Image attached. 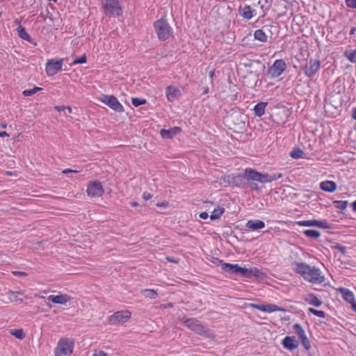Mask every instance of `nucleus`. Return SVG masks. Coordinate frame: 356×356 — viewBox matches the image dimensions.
Segmentation results:
<instances>
[{"label":"nucleus","mask_w":356,"mask_h":356,"mask_svg":"<svg viewBox=\"0 0 356 356\" xmlns=\"http://www.w3.org/2000/svg\"><path fill=\"white\" fill-rule=\"evenodd\" d=\"M131 316V313L128 310L118 311L113 314L108 318L110 325H119L127 322Z\"/></svg>","instance_id":"10"},{"label":"nucleus","mask_w":356,"mask_h":356,"mask_svg":"<svg viewBox=\"0 0 356 356\" xmlns=\"http://www.w3.org/2000/svg\"><path fill=\"white\" fill-rule=\"evenodd\" d=\"M92 356H107V354L103 350L95 351Z\"/></svg>","instance_id":"51"},{"label":"nucleus","mask_w":356,"mask_h":356,"mask_svg":"<svg viewBox=\"0 0 356 356\" xmlns=\"http://www.w3.org/2000/svg\"><path fill=\"white\" fill-rule=\"evenodd\" d=\"M299 226L317 227L322 229H330L331 225L326 220H300L295 222Z\"/></svg>","instance_id":"13"},{"label":"nucleus","mask_w":356,"mask_h":356,"mask_svg":"<svg viewBox=\"0 0 356 356\" xmlns=\"http://www.w3.org/2000/svg\"><path fill=\"white\" fill-rule=\"evenodd\" d=\"M320 188L325 192L333 193L337 190V185L333 181L327 180L320 183Z\"/></svg>","instance_id":"24"},{"label":"nucleus","mask_w":356,"mask_h":356,"mask_svg":"<svg viewBox=\"0 0 356 356\" xmlns=\"http://www.w3.org/2000/svg\"><path fill=\"white\" fill-rule=\"evenodd\" d=\"M10 334L18 339H23L26 336L23 329L11 330Z\"/></svg>","instance_id":"34"},{"label":"nucleus","mask_w":356,"mask_h":356,"mask_svg":"<svg viewBox=\"0 0 356 356\" xmlns=\"http://www.w3.org/2000/svg\"><path fill=\"white\" fill-rule=\"evenodd\" d=\"M350 304H351L353 309L356 312V301H355V300H354V302H352Z\"/></svg>","instance_id":"59"},{"label":"nucleus","mask_w":356,"mask_h":356,"mask_svg":"<svg viewBox=\"0 0 356 356\" xmlns=\"http://www.w3.org/2000/svg\"><path fill=\"white\" fill-rule=\"evenodd\" d=\"M239 11L241 15L245 19H250L254 16V10L252 9V8L248 5H245L243 8L240 6Z\"/></svg>","instance_id":"26"},{"label":"nucleus","mask_w":356,"mask_h":356,"mask_svg":"<svg viewBox=\"0 0 356 356\" xmlns=\"http://www.w3.org/2000/svg\"><path fill=\"white\" fill-rule=\"evenodd\" d=\"M54 109L58 112L64 111L66 109V106H56Z\"/></svg>","instance_id":"53"},{"label":"nucleus","mask_w":356,"mask_h":356,"mask_svg":"<svg viewBox=\"0 0 356 356\" xmlns=\"http://www.w3.org/2000/svg\"><path fill=\"white\" fill-rule=\"evenodd\" d=\"M308 312L318 317H321V318H325V316H326V314L324 311H321V310H317L314 308H312V307H309L308 309Z\"/></svg>","instance_id":"43"},{"label":"nucleus","mask_w":356,"mask_h":356,"mask_svg":"<svg viewBox=\"0 0 356 356\" xmlns=\"http://www.w3.org/2000/svg\"><path fill=\"white\" fill-rule=\"evenodd\" d=\"M100 101L117 113H122L124 111L123 106L114 95H104Z\"/></svg>","instance_id":"8"},{"label":"nucleus","mask_w":356,"mask_h":356,"mask_svg":"<svg viewBox=\"0 0 356 356\" xmlns=\"http://www.w3.org/2000/svg\"><path fill=\"white\" fill-rule=\"evenodd\" d=\"M251 307L254 309H257L259 311L264 312H268V313L278 312V311L279 312H285L286 311L284 308L280 307L277 305H273V304H261V305L251 304Z\"/></svg>","instance_id":"16"},{"label":"nucleus","mask_w":356,"mask_h":356,"mask_svg":"<svg viewBox=\"0 0 356 356\" xmlns=\"http://www.w3.org/2000/svg\"><path fill=\"white\" fill-rule=\"evenodd\" d=\"M74 341L68 338H61L54 349L55 356H70L73 353Z\"/></svg>","instance_id":"6"},{"label":"nucleus","mask_w":356,"mask_h":356,"mask_svg":"<svg viewBox=\"0 0 356 356\" xmlns=\"http://www.w3.org/2000/svg\"><path fill=\"white\" fill-rule=\"evenodd\" d=\"M294 332L298 335V338L306 334L305 330L300 323H295L293 325Z\"/></svg>","instance_id":"33"},{"label":"nucleus","mask_w":356,"mask_h":356,"mask_svg":"<svg viewBox=\"0 0 356 356\" xmlns=\"http://www.w3.org/2000/svg\"><path fill=\"white\" fill-rule=\"evenodd\" d=\"M8 134L6 131H1L0 137L8 136Z\"/></svg>","instance_id":"60"},{"label":"nucleus","mask_w":356,"mask_h":356,"mask_svg":"<svg viewBox=\"0 0 356 356\" xmlns=\"http://www.w3.org/2000/svg\"><path fill=\"white\" fill-rule=\"evenodd\" d=\"M350 35H356V27H354V28H352L350 31Z\"/></svg>","instance_id":"58"},{"label":"nucleus","mask_w":356,"mask_h":356,"mask_svg":"<svg viewBox=\"0 0 356 356\" xmlns=\"http://www.w3.org/2000/svg\"><path fill=\"white\" fill-rule=\"evenodd\" d=\"M153 26L154 32L160 41H165L173 35V29L165 17L156 20Z\"/></svg>","instance_id":"3"},{"label":"nucleus","mask_w":356,"mask_h":356,"mask_svg":"<svg viewBox=\"0 0 356 356\" xmlns=\"http://www.w3.org/2000/svg\"><path fill=\"white\" fill-rule=\"evenodd\" d=\"M23 294L22 291H9L7 293V295L8 296V298L11 302H15L17 300V298H18V295Z\"/></svg>","instance_id":"44"},{"label":"nucleus","mask_w":356,"mask_h":356,"mask_svg":"<svg viewBox=\"0 0 356 356\" xmlns=\"http://www.w3.org/2000/svg\"><path fill=\"white\" fill-rule=\"evenodd\" d=\"M351 116L353 119L356 120V107L353 109Z\"/></svg>","instance_id":"57"},{"label":"nucleus","mask_w":356,"mask_h":356,"mask_svg":"<svg viewBox=\"0 0 356 356\" xmlns=\"http://www.w3.org/2000/svg\"><path fill=\"white\" fill-rule=\"evenodd\" d=\"M281 344L286 350L293 351L298 348L300 342L294 336H286L282 340Z\"/></svg>","instance_id":"15"},{"label":"nucleus","mask_w":356,"mask_h":356,"mask_svg":"<svg viewBox=\"0 0 356 356\" xmlns=\"http://www.w3.org/2000/svg\"><path fill=\"white\" fill-rule=\"evenodd\" d=\"M264 30L269 31L267 26H264L261 29H257L254 32V38L261 42H266L268 40V35Z\"/></svg>","instance_id":"23"},{"label":"nucleus","mask_w":356,"mask_h":356,"mask_svg":"<svg viewBox=\"0 0 356 356\" xmlns=\"http://www.w3.org/2000/svg\"><path fill=\"white\" fill-rule=\"evenodd\" d=\"M78 172H79V171H77L76 170H72L70 168H66L62 171V173L64 175H67L68 173H78Z\"/></svg>","instance_id":"49"},{"label":"nucleus","mask_w":356,"mask_h":356,"mask_svg":"<svg viewBox=\"0 0 356 356\" xmlns=\"http://www.w3.org/2000/svg\"><path fill=\"white\" fill-rule=\"evenodd\" d=\"M348 201L347 200H334L333 201V204L334 207L339 209H341V211L346 209L348 206Z\"/></svg>","instance_id":"37"},{"label":"nucleus","mask_w":356,"mask_h":356,"mask_svg":"<svg viewBox=\"0 0 356 356\" xmlns=\"http://www.w3.org/2000/svg\"><path fill=\"white\" fill-rule=\"evenodd\" d=\"M181 90L173 86H168L165 88V95L168 102L172 103L181 96Z\"/></svg>","instance_id":"18"},{"label":"nucleus","mask_w":356,"mask_h":356,"mask_svg":"<svg viewBox=\"0 0 356 356\" xmlns=\"http://www.w3.org/2000/svg\"><path fill=\"white\" fill-rule=\"evenodd\" d=\"M259 4L261 5V9L265 13L271 8V0H261L259 1Z\"/></svg>","instance_id":"40"},{"label":"nucleus","mask_w":356,"mask_h":356,"mask_svg":"<svg viewBox=\"0 0 356 356\" xmlns=\"http://www.w3.org/2000/svg\"><path fill=\"white\" fill-rule=\"evenodd\" d=\"M334 86L336 88L337 93L340 94L344 90V87L341 86V80L340 77L337 78L334 82Z\"/></svg>","instance_id":"42"},{"label":"nucleus","mask_w":356,"mask_h":356,"mask_svg":"<svg viewBox=\"0 0 356 356\" xmlns=\"http://www.w3.org/2000/svg\"><path fill=\"white\" fill-rule=\"evenodd\" d=\"M152 197V195L151 193H147V192H144L143 194V198L145 200V201H147L149 200H150L151 198Z\"/></svg>","instance_id":"50"},{"label":"nucleus","mask_w":356,"mask_h":356,"mask_svg":"<svg viewBox=\"0 0 356 356\" xmlns=\"http://www.w3.org/2000/svg\"><path fill=\"white\" fill-rule=\"evenodd\" d=\"M224 212L225 208L218 206L214 209L211 214L209 216L210 219L211 220L219 219Z\"/></svg>","instance_id":"30"},{"label":"nucleus","mask_w":356,"mask_h":356,"mask_svg":"<svg viewBox=\"0 0 356 356\" xmlns=\"http://www.w3.org/2000/svg\"><path fill=\"white\" fill-rule=\"evenodd\" d=\"M13 274L17 276H26L27 273L22 271H13Z\"/></svg>","instance_id":"54"},{"label":"nucleus","mask_w":356,"mask_h":356,"mask_svg":"<svg viewBox=\"0 0 356 356\" xmlns=\"http://www.w3.org/2000/svg\"><path fill=\"white\" fill-rule=\"evenodd\" d=\"M332 249L333 250H337L339 251L342 254L346 255L347 253V248L346 246H343L339 243H336L335 245L332 246Z\"/></svg>","instance_id":"45"},{"label":"nucleus","mask_w":356,"mask_h":356,"mask_svg":"<svg viewBox=\"0 0 356 356\" xmlns=\"http://www.w3.org/2000/svg\"><path fill=\"white\" fill-rule=\"evenodd\" d=\"M156 206L159 207H164L166 208L169 206V202L168 201H163L161 202L156 203Z\"/></svg>","instance_id":"48"},{"label":"nucleus","mask_w":356,"mask_h":356,"mask_svg":"<svg viewBox=\"0 0 356 356\" xmlns=\"http://www.w3.org/2000/svg\"><path fill=\"white\" fill-rule=\"evenodd\" d=\"M87 194L90 197H101L104 193L102 183L99 181L89 182L87 187Z\"/></svg>","instance_id":"14"},{"label":"nucleus","mask_w":356,"mask_h":356,"mask_svg":"<svg viewBox=\"0 0 356 356\" xmlns=\"http://www.w3.org/2000/svg\"><path fill=\"white\" fill-rule=\"evenodd\" d=\"M199 217L201 218V219H207L208 217H209V214L207 213V212L206 211H204V212H201L200 214H199Z\"/></svg>","instance_id":"52"},{"label":"nucleus","mask_w":356,"mask_h":356,"mask_svg":"<svg viewBox=\"0 0 356 356\" xmlns=\"http://www.w3.org/2000/svg\"><path fill=\"white\" fill-rule=\"evenodd\" d=\"M347 7L353 9H356V0H345Z\"/></svg>","instance_id":"47"},{"label":"nucleus","mask_w":356,"mask_h":356,"mask_svg":"<svg viewBox=\"0 0 356 356\" xmlns=\"http://www.w3.org/2000/svg\"><path fill=\"white\" fill-rule=\"evenodd\" d=\"M304 300L309 305H313L316 307H320L323 304L322 300H320L317 297V296L314 293L307 294Z\"/></svg>","instance_id":"25"},{"label":"nucleus","mask_w":356,"mask_h":356,"mask_svg":"<svg viewBox=\"0 0 356 356\" xmlns=\"http://www.w3.org/2000/svg\"><path fill=\"white\" fill-rule=\"evenodd\" d=\"M130 204L133 207H136L138 206V203L136 201H133V202H130Z\"/></svg>","instance_id":"61"},{"label":"nucleus","mask_w":356,"mask_h":356,"mask_svg":"<svg viewBox=\"0 0 356 356\" xmlns=\"http://www.w3.org/2000/svg\"><path fill=\"white\" fill-rule=\"evenodd\" d=\"M340 291L342 294L343 298L349 303L354 302L355 295L353 292L346 288H341Z\"/></svg>","instance_id":"28"},{"label":"nucleus","mask_w":356,"mask_h":356,"mask_svg":"<svg viewBox=\"0 0 356 356\" xmlns=\"http://www.w3.org/2000/svg\"><path fill=\"white\" fill-rule=\"evenodd\" d=\"M67 61L68 58L59 59H49L45 66V71L48 76H53L63 70V61Z\"/></svg>","instance_id":"7"},{"label":"nucleus","mask_w":356,"mask_h":356,"mask_svg":"<svg viewBox=\"0 0 356 356\" xmlns=\"http://www.w3.org/2000/svg\"><path fill=\"white\" fill-rule=\"evenodd\" d=\"M351 206L353 207V210L356 211V200L351 204Z\"/></svg>","instance_id":"62"},{"label":"nucleus","mask_w":356,"mask_h":356,"mask_svg":"<svg viewBox=\"0 0 356 356\" xmlns=\"http://www.w3.org/2000/svg\"><path fill=\"white\" fill-rule=\"evenodd\" d=\"M101 8L104 15L109 17H120L123 13L119 0H101Z\"/></svg>","instance_id":"4"},{"label":"nucleus","mask_w":356,"mask_h":356,"mask_svg":"<svg viewBox=\"0 0 356 356\" xmlns=\"http://www.w3.org/2000/svg\"><path fill=\"white\" fill-rule=\"evenodd\" d=\"M17 32L18 36L20 38L30 42L31 44H33L34 46L38 45L36 40L30 36V35L26 31L25 28L23 27L22 26L19 25L17 28Z\"/></svg>","instance_id":"21"},{"label":"nucleus","mask_w":356,"mask_h":356,"mask_svg":"<svg viewBox=\"0 0 356 356\" xmlns=\"http://www.w3.org/2000/svg\"><path fill=\"white\" fill-rule=\"evenodd\" d=\"M320 67L321 62L318 59L310 58L302 70L307 77L312 78L320 70Z\"/></svg>","instance_id":"12"},{"label":"nucleus","mask_w":356,"mask_h":356,"mask_svg":"<svg viewBox=\"0 0 356 356\" xmlns=\"http://www.w3.org/2000/svg\"><path fill=\"white\" fill-rule=\"evenodd\" d=\"M140 293L145 298L149 299H156L159 294L156 291L150 289H145L140 291Z\"/></svg>","instance_id":"29"},{"label":"nucleus","mask_w":356,"mask_h":356,"mask_svg":"<svg viewBox=\"0 0 356 356\" xmlns=\"http://www.w3.org/2000/svg\"><path fill=\"white\" fill-rule=\"evenodd\" d=\"M289 155L291 158L295 159L305 158L304 152L298 147L293 148L292 150L290 152Z\"/></svg>","instance_id":"31"},{"label":"nucleus","mask_w":356,"mask_h":356,"mask_svg":"<svg viewBox=\"0 0 356 356\" xmlns=\"http://www.w3.org/2000/svg\"><path fill=\"white\" fill-rule=\"evenodd\" d=\"M268 106V102H260L257 103L253 108L254 113L257 117H261L265 113V110Z\"/></svg>","instance_id":"27"},{"label":"nucleus","mask_w":356,"mask_h":356,"mask_svg":"<svg viewBox=\"0 0 356 356\" xmlns=\"http://www.w3.org/2000/svg\"><path fill=\"white\" fill-rule=\"evenodd\" d=\"M286 69V64L283 59L275 60L268 69V75L272 79L279 77Z\"/></svg>","instance_id":"9"},{"label":"nucleus","mask_w":356,"mask_h":356,"mask_svg":"<svg viewBox=\"0 0 356 356\" xmlns=\"http://www.w3.org/2000/svg\"><path fill=\"white\" fill-rule=\"evenodd\" d=\"M245 227L252 231H257L265 227V222L258 219L249 220L245 224Z\"/></svg>","instance_id":"22"},{"label":"nucleus","mask_w":356,"mask_h":356,"mask_svg":"<svg viewBox=\"0 0 356 356\" xmlns=\"http://www.w3.org/2000/svg\"><path fill=\"white\" fill-rule=\"evenodd\" d=\"M209 76L212 79L213 76H214V70L210 71L209 73Z\"/></svg>","instance_id":"63"},{"label":"nucleus","mask_w":356,"mask_h":356,"mask_svg":"<svg viewBox=\"0 0 356 356\" xmlns=\"http://www.w3.org/2000/svg\"><path fill=\"white\" fill-rule=\"evenodd\" d=\"M87 62V56L86 54H83L82 56L79 57H76V58L73 60V62L70 64V66L75 65L77 64H83Z\"/></svg>","instance_id":"38"},{"label":"nucleus","mask_w":356,"mask_h":356,"mask_svg":"<svg viewBox=\"0 0 356 356\" xmlns=\"http://www.w3.org/2000/svg\"><path fill=\"white\" fill-rule=\"evenodd\" d=\"M211 261L216 266H220L222 268L223 266V264H225V262L223 260L220 259L217 257H213Z\"/></svg>","instance_id":"46"},{"label":"nucleus","mask_w":356,"mask_h":356,"mask_svg":"<svg viewBox=\"0 0 356 356\" xmlns=\"http://www.w3.org/2000/svg\"><path fill=\"white\" fill-rule=\"evenodd\" d=\"M47 300L55 304L64 305L71 300V297L67 294L50 295L47 297Z\"/></svg>","instance_id":"20"},{"label":"nucleus","mask_w":356,"mask_h":356,"mask_svg":"<svg viewBox=\"0 0 356 356\" xmlns=\"http://www.w3.org/2000/svg\"><path fill=\"white\" fill-rule=\"evenodd\" d=\"M166 259L168 261L171 262V263H175V264L178 263V260L176 259L173 257H166Z\"/></svg>","instance_id":"55"},{"label":"nucleus","mask_w":356,"mask_h":356,"mask_svg":"<svg viewBox=\"0 0 356 356\" xmlns=\"http://www.w3.org/2000/svg\"><path fill=\"white\" fill-rule=\"evenodd\" d=\"M303 234L305 235L307 237L312 238V239H317L321 236V232L318 230L315 229H306L303 231Z\"/></svg>","instance_id":"32"},{"label":"nucleus","mask_w":356,"mask_h":356,"mask_svg":"<svg viewBox=\"0 0 356 356\" xmlns=\"http://www.w3.org/2000/svg\"><path fill=\"white\" fill-rule=\"evenodd\" d=\"M147 103V100L143 98L132 97L131 104L135 107H138L141 105H144Z\"/></svg>","instance_id":"39"},{"label":"nucleus","mask_w":356,"mask_h":356,"mask_svg":"<svg viewBox=\"0 0 356 356\" xmlns=\"http://www.w3.org/2000/svg\"><path fill=\"white\" fill-rule=\"evenodd\" d=\"M249 186L252 190H254V191H258L259 190V187H258V186H257V184L256 183H250L249 184Z\"/></svg>","instance_id":"56"},{"label":"nucleus","mask_w":356,"mask_h":356,"mask_svg":"<svg viewBox=\"0 0 356 356\" xmlns=\"http://www.w3.org/2000/svg\"><path fill=\"white\" fill-rule=\"evenodd\" d=\"M300 341H301V343L302 345L303 346V347L305 348V349L306 350H309L312 348V346H311V341H309V339L307 338V335L305 334L304 336L302 337H300L299 338Z\"/></svg>","instance_id":"36"},{"label":"nucleus","mask_w":356,"mask_h":356,"mask_svg":"<svg viewBox=\"0 0 356 356\" xmlns=\"http://www.w3.org/2000/svg\"><path fill=\"white\" fill-rule=\"evenodd\" d=\"M283 177V174L281 172H259L255 169L248 168H245L243 174H238L237 176L232 179V183L236 186H240V183L243 179L248 181H258L261 184L270 183L276 181Z\"/></svg>","instance_id":"1"},{"label":"nucleus","mask_w":356,"mask_h":356,"mask_svg":"<svg viewBox=\"0 0 356 356\" xmlns=\"http://www.w3.org/2000/svg\"><path fill=\"white\" fill-rule=\"evenodd\" d=\"M345 56L353 63H356V49L347 50L345 52Z\"/></svg>","instance_id":"35"},{"label":"nucleus","mask_w":356,"mask_h":356,"mask_svg":"<svg viewBox=\"0 0 356 356\" xmlns=\"http://www.w3.org/2000/svg\"><path fill=\"white\" fill-rule=\"evenodd\" d=\"M16 302H17L18 304H22L23 303L24 300L22 298H17V300L15 301Z\"/></svg>","instance_id":"64"},{"label":"nucleus","mask_w":356,"mask_h":356,"mask_svg":"<svg viewBox=\"0 0 356 356\" xmlns=\"http://www.w3.org/2000/svg\"><path fill=\"white\" fill-rule=\"evenodd\" d=\"M222 270L229 275H240L243 277V276H248V268L245 267H241L238 264H233L229 263L223 264Z\"/></svg>","instance_id":"11"},{"label":"nucleus","mask_w":356,"mask_h":356,"mask_svg":"<svg viewBox=\"0 0 356 356\" xmlns=\"http://www.w3.org/2000/svg\"><path fill=\"white\" fill-rule=\"evenodd\" d=\"M184 325L195 332L197 334L206 338H211L213 334L211 330L207 327L202 325L200 321L195 318H183Z\"/></svg>","instance_id":"5"},{"label":"nucleus","mask_w":356,"mask_h":356,"mask_svg":"<svg viewBox=\"0 0 356 356\" xmlns=\"http://www.w3.org/2000/svg\"><path fill=\"white\" fill-rule=\"evenodd\" d=\"M248 276H243L244 278L251 279L254 277L258 280H264L268 277V275L262 269L256 267L248 268Z\"/></svg>","instance_id":"17"},{"label":"nucleus","mask_w":356,"mask_h":356,"mask_svg":"<svg viewBox=\"0 0 356 356\" xmlns=\"http://www.w3.org/2000/svg\"><path fill=\"white\" fill-rule=\"evenodd\" d=\"M181 132V129L179 127H174L169 129H162L160 131V135L164 139H171L176 135Z\"/></svg>","instance_id":"19"},{"label":"nucleus","mask_w":356,"mask_h":356,"mask_svg":"<svg viewBox=\"0 0 356 356\" xmlns=\"http://www.w3.org/2000/svg\"><path fill=\"white\" fill-rule=\"evenodd\" d=\"M293 266V270L306 281L312 284H321L325 281L321 270L316 266L299 261H294Z\"/></svg>","instance_id":"2"},{"label":"nucleus","mask_w":356,"mask_h":356,"mask_svg":"<svg viewBox=\"0 0 356 356\" xmlns=\"http://www.w3.org/2000/svg\"><path fill=\"white\" fill-rule=\"evenodd\" d=\"M42 88L37 86H34L33 88L29 89V90H25L22 92V95L24 97H29L34 94H35L37 92L42 90Z\"/></svg>","instance_id":"41"}]
</instances>
